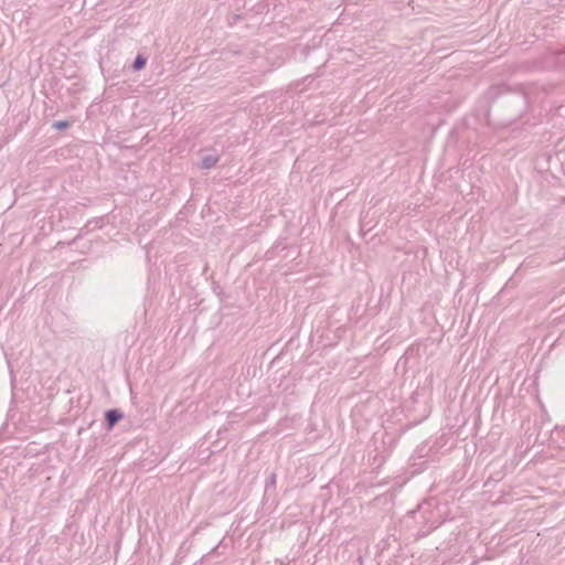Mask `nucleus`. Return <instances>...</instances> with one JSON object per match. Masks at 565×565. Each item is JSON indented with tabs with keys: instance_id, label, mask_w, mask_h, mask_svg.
<instances>
[{
	"instance_id": "f257e3e1",
	"label": "nucleus",
	"mask_w": 565,
	"mask_h": 565,
	"mask_svg": "<svg viewBox=\"0 0 565 565\" xmlns=\"http://www.w3.org/2000/svg\"><path fill=\"white\" fill-rule=\"evenodd\" d=\"M121 415L116 411H109L106 413V419L109 423V426H114L117 422H119Z\"/></svg>"
},
{
	"instance_id": "f03ea898",
	"label": "nucleus",
	"mask_w": 565,
	"mask_h": 565,
	"mask_svg": "<svg viewBox=\"0 0 565 565\" xmlns=\"http://www.w3.org/2000/svg\"><path fill=\"white\" fill-rule=\"evenodd\" d=\"M146 64V60L141 57V55H138L136 61H135V64H134V68L135 70H142L143 66Z\"/></svg>"
},
{
	"instance_id": "7ed1b4c3",
	"label": "nucleus",
	"mask_w": 565,
	"mask_h": 565,
	"mask_svg": "<svg viewBox=\"0 0 565 565\" xmlns=\"http://www.w3.org/2000/svg\"><path fill=\"white\" fill-rule=\"evenodd\" d=\"M217 163V159L216 157H207L204 159L203 161V166L205 168H211L212 166L216 164Z\"/></svg>"
},
{
	"instance_id": "20e7f679",
	"label": "nucleus",
	"mask_w": 565,
	"mask_h": 565,
	"mask_svg": "<svg viewBox=\"0 0 565 565\" xmlns=\"http://www.w3.org/2000/svg\"><path fill=\"white\" fill-rule=\"evenodd\" d=\"M54 127L57 129H64V128H67V122L66 121H57L54 124Z\"/></svg>"
}]
</instances>
